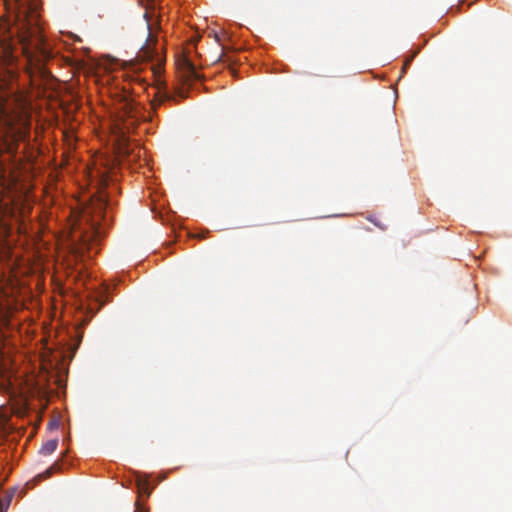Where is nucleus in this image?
Segmentation results:
<instances>
[{"label":"nucleus","mask_w":512,"mask_h":512,"mask_svg":"<svg viewBox=\"0 0 512 512\" xmlns=\"http://www.w3.org/2000/svg\"><path fill=\"white\" fill-rule=\"evenodd\" d=\"M58 446V439H51L46 441L40 448V454L47 456L52 454Z\"/></svg>","instance_id":"0eeeda50"},{"label":"nucleus","mask_w":512,"mask_h":512,"mask_svg":"<svg viewBox=\"0 0 512 512\" xmlns=\"http://www.w3.org/2000/svg\"><path fill=\"white\" fill-rule=\"evenodd\" d=\"M136 485L138 489L139 498L149 497L151 494V488L148 479L144 478L141 475H137L136 477Z\"/></svg>","instance_id":"423d86ee"},{"label":"nucleus","mask_w":512,"mask_h":512,"mask_svg":"<svg viewBox=\"0 0 512 512\" xmlns=\"http://www.w3.org/2000/svg\"><path fill=\"white\" fill-rule=\"evenodd\" d=\"M59 468L58 464H54L52 465L50 468H48L44 473H41V474H38L36 476V480L37 481H41V480H44V479H47L49 478L53 473L54 471H56L57 469Z\"/></svg>","instance_id":"6e6552de"},{"label":"nucleus","mask_w":512,"mask_h":512,"mask_svg":"<svg viewBox=\"0 0 512 512\" xmlns=\"http://www.w3.org/2000/svg\"><path fill=\"white\" fill-rule=\"evenodd\" d=\"M97 178L98 190L97 193L91 197L90 204L87 206L86 212L100 219L104 216L108 205L107 195L102 191V189L107 185L108 178L104 173L100 172H98Z\"/></svg>","instance_id":"f03ea898"},{"label":"nucleus","mask_w":512,"mask_h":512,"mask_svg":"<svg viewBox=\"0 0 512 512\" xmlns=\"http://www.w3.org/2000/svg\"><path fill=\"white\" fill-rule=\"evenodd\" d=\"M144 17L147 21V29L150 31V24H149V17L148 14L145 13ZM157 38L151 34V32L148 33V37L146 39V42L143 44V46L140 48L139 52L137 53V59L141 62H149L154 59L157 60V68L160 69L163 65V59L160 57L157 49Z\"/></svg>","instance_id":"7ed1b4c3"},{"label":"nucleus","mask_w":512,"mask_h":512,"mask_svg":"<svg viewBox=\"0 0 512 512\" xmlns=\"http://www.w3.org/2000/svg\"><path fill=\"white\" fill-rule=\"evenodd\" d=\"M412 59H413V57H410V58L405 60L404 66H403V71H405L410 66V64L412 62Z\"/></svg>","instance_id":"1a4fd4ad"},{"label":"nucleus","mask_w":512,"mask_h":512,"mask_svg":"<svg viewBox=\"0 0 512 512\" xmlns=\"http://www.w3.org/2000/svg\"><path fill=\"white\" fill-rule=\"evenodd\" d=\"M179 69L181 70V77L184 81L200 80V75L197 72L195 65L189 59L184 58L179 63Z\"/></svg>","instance_id":"39448f33"},{"label":"nucleus","mask_w":512,"mask_h":512,"mask_svg":"<svg viewBox=\"0 0 512 512\" xmlns=\"http://www.w3.org/2000/svg\"><path fill=\"white\" fill-rule=\"evenodd\" d=\"M15 5L14 22L6 25L8 36H15L21 46L28 77H45V62L50 58V51L41 35L37 6L33 0H16Z\"/></svg>","instance_id":"f257e3e1"},{"label":"nucleus","mask_w":512,"mask_h":512,"mask_svg":"<svg viewBox=\"0 0 512 512\" xmlns=\"http://www.w3.org/2000/svg\"><path fill=\"white\" fill-rule=\"evenodd\" d=\"M117 109V120L123 124L122 129L129 130L131 126L135 123L136 118V110L132 100L123 98L119 104Z\"/></svg>","instance_id":"20e7f679"},{"label":"nucleus","mask_w":512,"mask_h":512,"mask_svg":"<svg viewBox=\"0 0 512 512\" xmlns=\"http://www.w3.org/2000/svg\"><path fill=\"white\" fill-rule=\"evenodd\" d=\"M180 96L183 98L186 97V95L184 93H181Z\"/></svg>","instance_id":"9d476101"}]
</instances>
